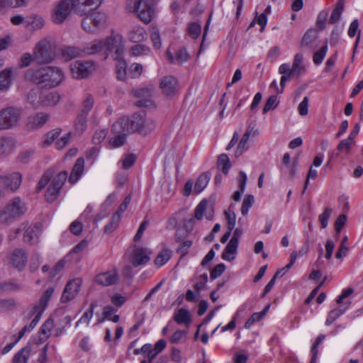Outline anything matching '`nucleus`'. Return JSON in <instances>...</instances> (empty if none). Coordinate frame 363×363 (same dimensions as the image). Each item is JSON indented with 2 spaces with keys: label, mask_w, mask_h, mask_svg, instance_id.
Segmentation results:
<instances>
[{
  "label": "nucleus",
  "mask_w": 363,
  "mask_h": 363,
  "mask_svg": "<svg viewBox=\"0 0 363 363\" xmlns=\"http://www.w3.org/2000/svg\"><path fill=\"white\" fill-rule=\"evenodd\" d=\"M25 77L26 80L41 85L43 88L51 89L62 82L64 74L58 67L48 66L37 69H28Z\"/></svg>",
  "instance_id": "f257e3e1"
},
{
  "label": "nucleus",
  "mask_w": 363,
  "mask_h": 363,
  "mask_svg": "<svg viewBox=\"0 0 363 363\" xmlns=\"http://www.w3.org/2000/svg\"><path fill=\"white\" fill-rule=\"evenodd\" d=\"M130 11H135L140 19L147 24L151 22L155 12L154 0H128Z\"/></svg>",
  "instance_id": "f03ea898"
},
{
  "label": "nucleus",
  "mask_w": 363,
  "mask_h": 363,
  "mask_svg": "<svg viewBox=\"0 0 363 363\" xmlns=\"http://www.w3.org/2000/svg\"><path fill=\"white\" fill-rule=\"evenodd\" d=\"M130 124L132 132H138L144 135L150 133L155 128L154 121L147 118L144 111L135 113L130 120Z\"/></svg>",
  "instance_id": "7ed1b4c3"
},
{
  "label": "nucleus",
  "mask_w": 363,
  "mask_h": 363,
  "mask_svg": "<svg viewBox=\"0 0 363 363\" xmlns=\"http://www.w3.org/2000/svg\"><path fill=\"white\" fill-rule=\"evenodd\" d=\"M21 111L14 107H7L0 111V130H8L18 125Z\"/></svg>",
  "instance_id": "20e7f679"
},
{
  "label": "nucleus",
  "mask_w": 363,
  "mask_h": 363,
  "mask_svg": "<svg viewBox=\"0 0 363 363\" xmlns=\"http://www.w3.org/2000/svg\"><path fill=\"white\" fill-rule=\"evenodd\" d=\"M76 0H60L52 12V21L56 24L62 23L70 14L72 10L75 13Z\"/></svg>",
  "instance_id": "39448f33"
},
{
  "label": "nucleus",
  "mask_w": 363,
  "mask_h": 363,
  "mask_svg": "<svg viewBox=\"0 0 363 363\" xmlns=\"http://www.w3.org/2000/svg\"><path fill=\"white\" fill-rule=\"evenodd\" d=\"M54 53L49 40L43 39L35 48L33 59L38 64H48L52 61Z\"/></svg>",
  "instance_id": "423d86ee"
},
{
  "label": "nucleus",
  "mask_w": 363,
  "mask_h": 363,
  "mask_svg": "<svg viewBox=\"0 0 363 363\" xmlns=\"http://www.w3.org/2000/svg\"><path fill=\"white\" fill-rule=\"evenodd\" d=\"M22 175L15 172L7 174H0V187L6 191L15 192L21 186Z\"/></svg>",
  "instance_id": "0eeeda50"
},
{
  "label": "nucleus",
  "mask_w": 363,
  "mask_h": 363,
  "mask_svg": "<svg viewBox=\"0 0 363 363\" xmlns=\"http://www.w3.org/2000/svg\"><path fill=\"white\" fill-rule=\"evenodd\" d=\"M94 64L91 61H76L70 66L71 73L74 78L83 79L89 76L94 69Z\"/></svg>",
  "instance_id": "6e6552de"
},
{
  "label": "nucleus",
  "mask_w": 363,
  "mask_h": 363,
  "mask_svg": "<svg viewBox=\"0 0 363 363\" xmlns=\"http://www.w3.org/2000/svg\"><path fill=\"white\" fill-rule=\"evenodd\" d=\"M82 285L80 279H74L67 283L60 301L62 303H67L73 300L78 294Z\"/></svg>",
  "instance_id": "1a4fd4ad"
},
{
  "label": "nucleus",
  "mask_w": 363,
  "mask_h": 363,
  "mask_svg": "<svg viewBox=\"0 0 363 363\" xmlns=\"http://www.w3.org/2000/svg\"><path fill=\"white\" fill-rule=\"evenodd\" d=\"M75 13L81 16L87 15L89 12L96 9L101 4L103 0H76Z\"/></svg>",
  "instance_id": "9d476101"
},
{
  "label": "nucleus",
  "mask_w": 363,
  "mask_h": 363,
  "mask_svg": "<svg viewBox=\"0 0 363 363\" xmlns=\"http://www.w3.org/2000/svg\"><path fill=\"white\" fill-rule=\"evenodd\" d=\"M205 215L207 220H211L214 215V207L206 199H203L196 207L194 216L197 220H201Z\"/></svg>",
  "instance_id": "9b49d317"
},
{
  "label": "nucleus",
  "mask_w": 363,
  "mask_h": 363,
  "mask_svg": "<svg viewBox=\"0 0 363 363\" xmlns=\"http://www.w3.org/2000/svg\"><path fill=\"white\" fill-rule=\"evenodd\" d=\"M104 42L106 45V50L114 51L117 57H120L122 55L124 49L122 35L119 34L113 35Z\"/></svg>",
  "instance_id": "f8f14e48"
},
{
  "label": "nucleus",
  "mask_w": 363,
  "mask_h": 363,
  "mask_svg": "<svg viewBox=\"0 0 363 363\" xmlns=\"http://www.w3.org/2000/svg\"><path fill=\"white\" fill-rule=\"evenodd\" d=\"M119 276L116 269L99 274L95 277V282L103 286H111L116 284Z\"/></svg>",
  "instance_id": "ddd939ff"
},
{
  "label": "nucleus",
  "mask_w": 363,
  "mask_h": 363,
  "mask_svg": "<svg viewBox=\"0 0 363 363\" xmlns=\"http://www.w3.org/2000/svg\"><path fill=\"white\" fill-rule=\"evenodd\" d=\"M17 220L27 211L26 204L19 197H15L11 200L4 207Z\"/></svg>",
  "instance_id": "4468645a"
},
{
  "label": "nucleus",
  "mask_w": 363,
  "mask_h": 363,
  "mask_svg": "<svg viewBox=\"0 0 363 363\" xmlns=\"http://www.w3.org/2000/svg\"><path fill=\"white\" fill-rule=\"evenodd\" d=\"M160 88L165 96H172L179 91L178 81L173 76H166L160 82Z\"/></svg>",
  "instance_id": "2eb2a0df"
},
{
  "label": "nucleus",
  "mask_w": 363,
  "mask_h": 363,
  "mask_svg": "<svg viewBox=\"0 0 363 363\" xmlns=\"http://www.w3.org/2000/svg\"><path fill=\"white\" fill-rule=\"evenodd\" d=\"M27 255L24 250L16 248L10 256V263L18 270H23L27 263Z\"/></svg>",
  "instance_id": "dca6fc26"
},
{
  "label": "nucleus",
  "mask_w": 363,
  "mask_h": 363,
  "mask_svg": "<svg viewBox=\"0 0 363 363\" xmlns=\"http://www.w3.org/2000/svg\"><path fill=\"white\" fill-rule=\"evenodd\" d=\"M54 293V288L53 287H49L47 289V290L45 291V293L42 295L40 297V301L38 304L34 305L30 311V316H33L35 314L36 312L40 313L41 314L43 313L45 310L46 309L48 302L50 300L52 294Z\"/></svg>",
  "instance_id": "f3484780"
},
{
  "label": "nucleus",
  "mask_w": 363,
  "mask_h": 363,
  "mask_svg": "<svg viewBox=\"0 0 363 363\" xmlns=\"http://www.w3.org/2000/svg\"><path fill=\"white\" fill-rule=\"evenodd\" d=\"M49 116L42 112L31 115L28 118L27 129L34 130L42 128L48 121Z\"/></svg>",
  "instance_id": "a211bd4d"
},
{
  "label": "nucleus",
  "mask_w": 363,
  "mask_h": 363,
  "mask_svg": "<svg viewBox=\"0 0 363 363\" xmlns=\"http://www.w3.org/2000/svg\"><path fill=\"white\" fill-rule=\"evenodd\" d=\"M84 171V159L83 157H79L72 167L69 177H67L68 182L72 184H74L81 178Z\"/></svg>",
  "instance_id": "6ab92c4d"
},
{
  "label": "nucleus",
  "mask_w": 363,
  "mask_h": 363,
  "mask_svg": "<svg viewBox=\"0 0 363 363\" xmlns=\"http://www.w3.org/2000/svg\"><path fill=\"white\" fill-rule=\"evenodd\" d=\"M130 130V119L126 117H123L116 121L111 128V132L113 135L125 133V135H127Z\"/></svg>",
  "instance_id": "aec40b11"
},
{
  "label": "nucleus",
  "mask_w": 363,
  "mask_h": 363,
  "mask_svg": "<svg viewBox=\"0 0 363 363\" xmlns=\"http://www.w3.org/2000/svg\"><path fill=\"white\" fill-rule=\"evenodd\" d=\"M150 257L145 247H138L134 250L132 257V264L135 267L147 263Z\"/></svg>",
  "instance_id": "412c9836"
},
{
  "label": "nucleus",
  "mask_w": 363,
  "mask_h": 363,
  "mask_svg": "<svg viewBox=\"0 0 363 363\" xmlns=\"http://www.w3.org/2000/svg\"><path fill=\"white\" fill-rule=\"evenodd\" d=\"M40 224L37 223L33 226H30L25 231L23 235V241L30 245L38 242V238L40 235Z\"/></svg>",
  "instance_id": "4be33fe9"
},
{
  "label": "nucleus",
  "mask_w": 363,
  "mask_h": 363,
  "mask_svg": "<svg viewBox=\"0 0 363 363\" xmlns=\"http://www.w3.org/2000/svg\"><path fill=\"white\" fill-rule=\"evenodd\" d=\"M317 38L318 33L315 29L308 30L302 38L301 47L313 50L315 48L314 43Z\"/></svg>",
  "instance_id": "5701e85b"
},
{
  "label": "nucleus",
  "mask_w": 363,
  "mask_h": 363,
  "mask_svg": "<svg viewBox=\"0 0 363 363\" xmlns=\"http://www.w3.org/2000/svg\"><path fill=\"white\" fill-rule=\"evenodd\" d=\"M147 36V35L145 28L141 26H134L128 33L129 40L135 43H139L145 40Z\"/></svg>",
  "instance_id": "b1692460"
},
{
  "label": "nucleus",
  "mask_w": 363,
  "mask_h": 363,
  "mask_svg": "<svg viewBox=\"0 0 363 363\" xmlns=\"http://www.w3.org/2000/svg\"><path fill=\"white\" fill-rule=\"evenodd\" d=\"M291 157L289 153H285L283 157L282 164L283 165L280 167L282 174H286L289 172V176L292 178L295 174V168L298 164V160H294L292 164H290Z\"/></svg>",
  "instance_id": "393cba45"
},
{
  "label": "nucleus",
  "mask_w": 363,
  "mask_h": 363,
  "mask_svg": "<svg viewBox=\"0 0 363 363\" xmlns=\"http://www.w3.org/2000/svg\"><path fill=\"white\" fill-rule=\"evenodd\" d=\"M83 48L67 46L62 49V55L67 61L80 57L84 54Z\"/></svg>",
  "instance_id": "a878e982"
},
{
  "label": "nucleus",
  "mask_w": 363,
  "mask_h": 363,
  "mask_svg": "<svg viewBox=\"0 0 363 363\" xmlns=\"http://www.w3.org/2000/svg\"><path fill=\"white\" fill-rule=\"evenodd\" d=\"M193 218H190L188 220H184V225L186 228H179L175 233V242H180L183 240H187L189 231L192 229Z\"/></svg>",
  "instance_id": "bb28decb"
},
{
  "label": "nucleus",
  "mask_w": 363,
  "mask_h": 363,
  "mask_svg": "<svg viewBox=\"0 0 363 363\" xmlns=\"http://www.w3.org/2000/svg\"><path fill=\"white\" fill-rule=\"evenodd\" d=\"M350 302L345 303L343 306L330 311L325 320L326 325H330L335 320L340 317L348 308Z\"/></svg>",
  "instance_id": "cd10ccee"
},
{
  "label": "nucleus",
  "mask_w": 363,
  "mask_h": 363,
  "mask_svg": "<svg viewBox=\"0 0 363 363\" xmlns=\"http://www.w3.org/2000/svg\"><path fill=\"white\" fill-rule=\"evenodd\" d=\"M105 43L103 40H94L83 47L84 54L94 55L105 50Z\"/></svg>",
  "instance_id": "c85d7f7f"
},
{
  "label": "nucleus",
  "mask_w": 363,
  "mask_h": 363,
  "mask_svg": "<svg viewBox=\"0 0 363 363\" xmlns=\"http://www.w3.org/2000/svg\"><path fill=\"white\" fill-rule=\"evenodd\" d=\"M238 244L236 242L230 240L227 244L224 251L222 253L221 257L226 261H232L235 259L238 247Z\"/></svg>",
  "instance_id": "c756f323"
},
{
  "label": "nucleus",
  "mask_w": 363,
  "mask_h": 363,
  "mask_svg": "<svg viewBox=\"0 0 363 363\" xmlns=\"http://www.w3.org/2000/svg\"><path fill=\"white\" fill-rule=\"evenodd\" d=\"M174 320L179 325H185L188 326L191 322V315L189 311L184 308H179L174 315Z\"/></svg>",
  "instance_id": "7c9ffc66"
},
{
  "label": "nucleus",
  "mask_w": 363,
  "mask_h": 363,
  "mask_svg": "<svg viewBox=\"0 0 363 363\" xmlns=\"http://www.w3.org/2000/svg\"><path fill=\"white\" fill-rule=\"evenodd\" d=\"M211 179V173L206 172L202 173L196 179L194 186V193L198 194L201 193L207 186Z\"/></svg>",
  "instance_id": "2f4dec72"
},
{
  "label": "nucleus",
  "mask_w": 363,
  "mask_h": 363,
  "mask_svg": "<svg viewBox=\"0 0 363 363\" xmlns=\"http://www.w3.org/2000/svg\"><path fill=\"white\" fill-rule=\"evenodd\" d=\"M54 325V320L49 318H48L44 323L41 325L40 330H39V335H40V342L45 341L51 334V330L53 328Z\"/></svg>",
  "instance_id": "473e14b6"
},
{
  "label": "nucleus",
  "mask_w": 363,
  "mask_h": 363,
  "mask_svg": "<svg viewBox=\"0 0 363 363\" xmlns=\"http://www.w3.org/2000/svg\"><path fill=\"white\" fill-rule=\"evenodd\" d=\"M31 346L26 345L19 350L13 357V363H28L31 352Z\"/></svg>",
  "instance_id": "72a5a7b5"
},
{
  "label": "nucleus",
  "mask_w": 363,
  "mask_h": 363,
  "mask_svg": "<svg viewBox=\"0 0 363 363\" xmlns=\"http://www.w3.org/2000/svg\"><path fill=\"white\" fill-rule=\"evenodd\" d=\"M116 60V72L117 78L119 80H124L126 77V69H127V63L126 61L121 57V55L120 57L116 56L115 57Z\"/></svg>",
  "instance_id": "f704fd0d"
},
{
  "label": "nucleus",
  "mask_w": 363,
  "mask_h": 363,
  "mask_svg": "<svg viewBox=\"0 0 363 363\" xmlns=\"http://www.w3.org/2000/svg\"><path fill=\"white\" fill-rule=\"evenodd\" d=\"M60 99V96L57 92H48L40 97V103L43 106H55Z\"/></svg>",
  "instance_id": "c9c22d12"
},
{
  "label": "nucleus",
  "mask_w": 363,
  "mask_h": 363,
  "mask_svg": "<svg viewBox=\"0 0 363 363\" xmlns=\"http://www.w3.org/2000/svg\"><path fill=\"white\" fill-rule=\"evenodd\" d=\"M12 70L6 69L0 72V90L7 89L11 84Z\"/></svg>",
  "instance_id": "e433bc0d"
},
{
  "label": "nucleus",
  "mask_w": 363,
  "mask_h": 363,
  "mask_svg": "<svg viewBox=\"0 0 363 363\" xmlns=\"http://www.w3.org/2000/svg\"><path fill=\"white\" fill-rule=\"evenodd\" d=\"M88 115L79 113L74 122L75 131L78 134H82L87 126Z\"/></svg>",
  "instance_id": "4c0bfd02"
},
{
  "label": "nucleus",
  "mask_w": 363,
  "mask_h": 363,
  "mask_svg": "<svg viewBox=\"0 0 363 363\" xmlns=\"http://www.w3.org/2000/svg\"><path fill=\"white\" fill-rule=\"evenodd\" d=\"M130 52L135 57L148 55L152 53L150 48L143 44H137L132 46L130 49Z\"/></svg>",
  "instance_id": "58836bf2"
},
{
  "label": "nucleus",
  "mask_w": 363,
  "mask_h": 363,
  "mask_svg": "<svg viewBox=\"0 0 363 363\" xmlns=\"http://www.w3.org/2000/svg\"><path fill=\"white\" fill-rule=\"evenodd\" d=\"M251 131L247 130L240 140L236 148L235 155L236 157H240L245 150H247V143L250 136Z\"/></svg>",
  "instance_id": "ea45409f"
},
{
  "label": "nucleus",
  "mask_w": 363,
  "mask_h": 363,
  "mask_svg": "<svg viewBox=\"0 0 363 363\" xmlns=\"http://www.w3.org/2000/svg\"><path fill=\"white\" fill-rule=\"evenodd\" d=\"M55 171L54 169L50 168L48 170L45 172L43 175L42 176L41 179H40L38 186L36 187V191L39 192L43 189H44L46 185L48 184V182L51 180V179L53 177Z\"/></svg>",
  "instance_id": "a19ab883"
},
{
  "label": "nucleus",
  "mask_w": 363,
  "mask_h": 363,
  "mask_svg": "<svg viewBox=\"0 0 363 363\" xmlns=\"http://www.w3.org/2000/svg\"><path fill=\"white\" fill-rule=\"evenodd\" d=\"M94 104V99L91 94H86L82 103L80 113L89 115Z\"/></svg>",
  "instance_id": "79ce46f5"
},
{
  "label": "nucleus",
  "mask_w": 363,
  "mask_h": 363,
  "mask_svg": "<svg viewBox=\"0 0 363 363\" xmlns=\"http://www.w3.org/2000/svg\"><path fill=\"white\" fill-rule=\"evenodd\" d=\"M172 251L167 249L162 250L156 257L154 262L157 267H162L170 259Z\"/></svg>",
  "instance_id": "37998d69"
},
{
  "label": "nucleus",
  "mask_w": 363,
  "mask_h": 363,
  "mask_svg": "<svg viewBox=\"0 0 363 363\" xmlns=\"http://www.w3.org/2000/svg\"><path fill=\"white\" fill-rule=\"evenodd\" d=\"M68 173L64 170L59 172L51 181L50 184L61 191L65 182L67 179Z\"/></svg>",
  "instance_id": "c03bdc74"
},
{
  "label": "nucleus",
  "mask_w": 363,
  "mask_h": 363,
  "mask_svg": "<svg viewBox=\"0 0 363 363\" xmlns=\"http://www.w3.org/2000/svg\"><path fill=\"white\" fill-rule=\"evenodd\" d=\"M303 56L301 53H297L294 58L293 64H292V71L298 75L301 73L305 69L304 65H303Z\"/></svg>",
  "instance_id": "a18cd8bd"
},
{
  "label": "nucleus",
  "mask_w": 363,
  "mask_h": 363,
  "mask_svg": "<svg viewBox=\"0 0 363 363\" xmlns=\"http://www.w3.org/2000/svg\"><path fill=\"white\" fill-rule=\"evenodd\" d=\"M217 165L218 167H222V172L224 174H228V171L231 167V162L228 156L226 154L220 155L217 160Z\"/></svg>",
  "instance_id": "49530a36"
},
{
  "label": "nucleus",
  "mask_w": 363,
  "mask_h": 363,
  "mask_svg": "<svg viewBox=\"0 0 363 363\" xmlns=\"http://www.w3.org/2000/svg\"><path fill=\"white\" fill-rule=\"evenodd\" d=\"M96 307V304L95 303H91L89 309L84 313L81 318L76 323L75 326L78 327L79 325L82 323H85L86 325H89V321L93 317L94 311Z\"/></svg>",
  "instance_id": "de8ad7c7"
},
{
  "label": "nucleus",
  "mask_w": 363,
  "mask_h": 363,
  "mask_svg": "<svg viewBox=\"0 0 363 363\" xmlns=\"http://www.w3.org/2000/svg\"><path fill=\"white\" fill-rule=\"evenodd\" d=\"M93 22V26L95 30L99 29L104 26L106 21V16L101 13H93L89 15Z\"/></svg>",
  "instance_id": "09e8293b"
},
{
  "label": "nucleus",
  "mask_w": 363,
  "mask_h": 363,
  "mask_svg": "<svg viewBox=\"0 0 363 363\" xmlns=\"http://www.w3.org/2000/svg\"><path fill=\"white\" fill-rule=\"evenodd\" d=\"M327 52H328V45H327V43H325L320 48V50H317L313 54V61L314 64L316 65H320L323 62V61L327 54Z\"/></svg>",
  "instance_id": "8fccbe9b"
},
{
  "label": "nucleus",
  "mask_w": 363,
  "mask_h": 363,
  "mask_svg": "<svg viewBox=\"0 0 363 363\" xmlns=\"http://www.w3.org/2000/svg\"><path fill=\"white\" fill-rule=\"evenodd\" d=\"M60 193V189L50 184L45 194L46 201L49 203L55 201L59 196Z\"/></svg>",
  "instance_id": "3c124183"
},
{
  "label": "nucleus",
  "mask_w": 363,
  "mask_h": 363,
  "mask_svg": "<svg viewBox=\"0 0 363 363\" xmlns=\"http://www.w3.org/2000/svg\"><path fill=\"white\" fill-rule=\"evenodd\" d=\"M16 219L5 208L0 211V224L10 225Z\"/></svg>",
  "instance_id": "603ef678"
},
{
  "label": "nucleus",
  "mask_w": 363,
  "mask_h": 363,
  "mask_svg": "<svg viewBox=\"0 0 363 363\" xmlns=\"http://www.w3.org/2000/svg\"><path fill=\"white\" fill-rule=\"evenodd\" d=\"M254 202L255 199L252 194H248L245 197L241 206V213L243 216L248 213L249 209L252 206Z\"/></svg>",
  "instance_id": "864d4df0"
},
{
  "label": "nucleus",
  "mask_w": 363,
  "mask_h": 363,
  "mask_svg": "<svg viewBox=\"0 0 363 363\" xmlns=\"http://www.w3.org/2000/svg\"><path fill=\"white\" fill-rule=\"evenodd\" d=\"M344 8L342 6V4H336L335 8L333 9L328 23L330 24H335L337 23L342 15Z\"/></svg>",
  "instance_id": "5fc2aeb1"
},
{
  "label": "nucleus",
  "mask_w": 363,
  "mask_h": 363,
  "mask_svg": "<svg viewBox=\"0 0 363 363\" xmlns=\"http://www.w3.org/2000/svg\"><path fill=\"white\" fill-rule=\"evenodd\" d=\"M190 59V55L186 50V48H182L177 50L175 55L176 63L179 65H182Z\"/></svg>",
  "instance_id": "6e6d98bb"
},
{
  "label": "nucleus",
  "mask_w": 363,
  "mask_h": 363,
  "mask_svg": "<svg viewBox=\"0 0 363 363\" xmlns=\"http://www.w3.org/2000/svg\"><path fill=\"white\" fill-rule=\"evenodd\" d=\"M121 218V216H118V214L113 213L108 223L104 227L105 233H108L115 230L118 227Z\"/></svg>",
  "instance_id": "4d7b16f0"
},
{
  "label": "nucleus",
  "mask_w": 363,
  "mask_h": 363,
  "mask_svg": "<svg viewBox=\"0 0 363 363\" xmlns=\"http://www.w3.org/2000/svg\"><path fill=\"white\" fill-rule=\"evenodd\" d=\"M279 102L277 101V97L276 95L270 96L267 100L262 112L264 114L269 112L270 110L274 109L278 106Z\"/></svg>",
  "instance_id": "13d9d810"
},
{
  "label": "nucleus",
  "mask_w": 363,
  "mask_h": 363,
  "mask_svg": "<svg viewBox=\"0 0 363 363\" xmlns=\"http://www.w3.org/2000/svg\"><path fill=\"white\" fill-rule=\"evenodd\" d=\"M201 33V26L197 22L190 23L188 28V33L193 38L196 39L199 38Z\"/></svg>",
  "instance_id": "bf43d9fd"
},
{
  "label": "nucleus",
  "mask_w": 363,
  "mask_h": 363,
  "mask_svg": "<svg viewBox=\"0 0 363 363\" xmlns=\"http://www.w3.org/2000/svg\"><path fill=\"white\" fill-rule=\"evenodd\" d=\"M348 238L347 236L345 235L342 238L341 243L339 246L338 250L335 254V257L337 259H342V257L347 255V253L349 250V248L346 246V242H347Z\"/></svg>",
  "instance_id": "052dcab7"
},
{
  "label": "nucleus",
  "mask_w": 363,
  "mask_h": 363,
  "mask_svg": "<svg viewBox=\"0 0 363 363\" xmlns=\"http://www.w3.org/2000/svg\"><path fill=\"white\" fill-rule=\"evenodd\" d=\"M224 213L228 223V230H233L236 222V215L235 212L232 211L230 207Z\"/></svg>",
  "instance_id": "680f3d73"
},
{
  "label": "nucleus",
  "mask_w": 363,
  "mask_h": 363,
  "mask_svg": "<svg viewBox=\"0 0 363 363\" xmlns=\"http://www.w3.org/2000/svg\"><path fill=\"white\" fill-rule=\"evenodd\" d=\"M61 133L60 129H54L51 131H49L45 135V139L43 140V143L45 145H50L53 141L58 138Z\"/></svg>",
  "instance_id": "e2e57ef3"
},
{
  "label": "nucleus",
  "mask_w": 363,
  "mask_h": 363,
  "mask_svg": "<svg viewBox=\"0 0 363 363\" xmlns=\"http://www.w3.org/2000/svg\"><path fill=\"white\" fill-rule=\"evenodd\" d=\"M332 213V209L326 208L324 211L319 215L318 220L320 223L322 228H325L328 226L329 218Z\"/></svg>",
  "instance_id": "0e129e2a"
},
{
  "label": "nucleus",
  "mask_w": 363,
  "mask_h": 363,
  "mask_svg": "<svg viewBox=\"0 0 363 363\" xmlns=\"http://www.w3.org/2000/svg\"><path fill=\"white\" fill-rule=\"evenodd\" d=\"M126 140L125 133L121 135H114V137L110 140V145L112 147H119L124 145Z\"/></svg>",
  "instance_id": "69168bd1"
},
{
  "label": "nucleus",
  "mask_w": 363,
  "mask_h": 363,
  "mask_svg": "<svg viewBox=\"0 0 363 363\" xmlns=\"http://www.w3.org/2000/svg\"><path fill=\"white\" fill-rule=\"evenodd\" d=\"M208 281V275L206 273L202 274L198 277L197 282L194 285V288L198 294L202 289L204 288Z\"/></svg>",
  "instance_id": "338daca9"
},
{
  "label": "nucleus",
  "mask_w": 363,
  "mask_h": 363,
  "mask_svg": "<svg viewBox=\"0 0 363 363\" xmlns=\"http://www.w3.org/2000/svg\"><path fill=\"white\" fill-rule=\"evenodd\" d=\"M180 245L177 248V252L180 253L182 256L186 255L191 247L192 246L193 242L191 240H185L179 242Z\"/></svg>",
  "instance_id": "774afa93"
}]
</instances>
